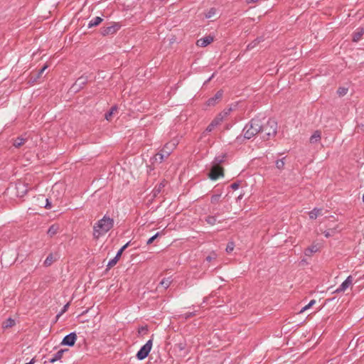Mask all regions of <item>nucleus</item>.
Masks as SVG:
<instances>
[{
  "label": "nucleus",
  "instance_id": "f257e3e1",
  "mask_svg": "<svg viewBox=\"0 0 364 364\" xmlns=\"http://www.w3.org/2000/svg\"><path fill=\"white\" fill-rule=\"evenodd\" d=\"M262 127V119L255 117L250 120V122L247 124L243 130V136H238L236 138V141L237 142H241L242 139H250L257 134L260 133L261 129Z\"/></svg>",
  "mask_w": 364,
  "mask_h": 364
},
{
  "label": "nucleus",
  "instance_id": "f03ea898",
  "mask_svg": "<svg viewBox=\"0 0 364 364\" xmlns=\"http://www.w3.org/2000/svg\"><path fill=\"white\" fill-rule=\"evenodd\" d=\"M114 225V220L107 215L97 221L93 227V237L98 239L109 231Z\"/></svg>",
  "mask_w": 364,
  "mask_h": 364
},
{
  "label": "nucleus",
  "instance_id": "7ed1b4c3",
  "mask_svg": "<svg viewBox=\"0 0 364 364\" xmlns=\"http://www.w3.org/2000/svg\"><path fill=\"white\" fill-rule=\"evenodd\" d=\"M264 120V119H263L262 121ZM277 129V123L275 120L269 119L265 123L262 122V127L260 132L262 138L264 140H269L272 136H274L276 135Z\"/></svg>",
  "mask_w": 364,
  "mask_h": 364
},
{
  "label": "nucleus",
  "instance_id": "20e7f679",
  "mask_svg": "<svg viewBox=\"0 0 364 364\" xmlns=\"http://www.w3.org/2000/svg\"><path fill=\"white\" fill-rule=\"evenodd\" d=\"M152 348V340H149L143 346L141 347L139 350L136 353V358L138 360H141L146 358Z\"/></svg>",
  "mask_w": 364,
  "mask_h": 364
},
{
  "label": "nucleus",
  "instance_id": "39448f33",
  "mask_svg": "<svg viewBox=\"0 0 364 364\" xmlns=\"http://www.w3.org/2000/svg\"><path fill=\"white\" fill-rule=\"evenodd\" d=\"M121 28V25L119 23H112L111 26L107 27H102L100 29V33L103 36L113 35L117 32Z\"/></svg>",
  "mask_w": 364,
  "mask_h": 364
},
{
  "label": "nucleus",
  "instance_id": "423d86ee",
  "mask_svg": "<svg viewBox=\"0 0 364 364\" xmlns=\"http://www.w3.org/2000/svg\"><path fill=\"white\" fill-rule=\"evenodd\" d=\"M208 176L211 180L215 181L219 178V177L224 176L223 168L220 166L212 164Z\"/></svg>",
  "mask_w": 364,
  "mask_h": 364
},
{
  "label": "nucleus",
  "instance_id": "0eeeda50",
  "mask_svg": "<svg viewBox=\"0 0 364 364\" xmlns=\"http://www.w3.org/2000/svg\"><path fill=\"white\" fill-rule=\"evenodd\" d=\"M76 340H77L76 333L75 332H72V333L66 335L63 338V341H61V345L72 347L75 345Z\"/></svg>",
  "mask_w": 364,
  "mask_h": 364
},
{
  "label": "nucleus",
  "instance_id": "6e6552de",
  "mask_svg": "<svg viewBox=\"0 0 364 364\" xmlns=\"http://www.w3.org/2000/svg\"><path fill=\"white\" fill-rule=\"evenodd\" d=\"M223 90H218L215 95L209 98L207 101V105L208 106H214L223 97Z\"/></svg>",
  "mask_w": 364,
  "mask_h": 364
},
{
  "label": "nucleus",
  "instance_id": "1a4fd4ad",
  "mask_svg": "<svg viewBox=\"0 0 364 364\" xmlns=\"http://www.w3.org/2000/svg\"><path fill=\"white\" fill-rule=\"evenodd\" d=\"M352 283L353 277L350 275L342 282L339 287L336 290V292L339 293L345 291L352 284Z\"/></svg>",
  "mask_w": 364,
  "mask_h": 364
},
{
  "label": "nucleus",
  "instance_id": "9d476101",
  "mask_svg": "<svg viewBox=\"0 0 364 364\" xmlns=\"http://www.w3.org/2000/svg\"><path fill=\"white\" fill-rule=\"evenodd\" d=\"M59 258V255L58 253H50L48 255L45 261L43 262V265L45 267H50L53 262L57 261Z\"/></svg>",
  "mask_w": 364,
  "mask_h": 364
},
{
  "label": "nucleus",
  "instance_id": "9b49d317",
  "mask_svg": "<svg viewBox=\"0 0 364 364\" xmlns=\"http://www.w3.org/2000/svg\"><path fill=\"white\" fill-rule=\"evenodd\" d=\"M213 41V37L210 36H207L205 37L201 38L197 41V46L200 47H206L210 43Z\"/></svg>",
  "mask_w": 364,
  "mask_h": 364
},
{
  "label": "nucleus",
  "instance_id": "f8f14e48",
  "mask_svg": "<svg viewBox=\"0 0 364 364\" xmlns=\"http://www.w3.org/2000/svg\"><path fill=\"white\" fill-rule=\"evenodd\" d=\"M178 141L176 139H173L168 143H166L163 149H166V155H170L173 150L177 146Z\"/></svg>",
  "mask_w": 364,
  "mask_h": 364
},
{
  "label": "nucleus",
  "instance_id": "ddd939ff",
  "mask_svg": "<svg viewBox=\"0 0 364 364\" xmlns=\"http://www.w3.org/2000/svg\"><path fill=\"white\" fill-rule=\"evenodd\" d=\"M16 188L17 189V196L19 197H23L28 191L26 185L22 183L16 184Z\"/></svg>",
  "mask_w": 364,
  "mask_h": 364
},
{
  "label": "nucleus",
  "instance_id": "4468645a",
  "mask_svg": "<svg viewBox=\"0 0 364 364\" xmlns=\"http://www.w3.org/2000/svg\"><path fill=\"white\" fill-rule=\"evenodd\" d=\"M68 350V349H60L53 355L52 358L49 360V363H53L55 361L60 360L63 357V353Z\"/></svg>",
  "mask_w": 364,
  "mask_h": 364
},
{
  "label": "nucleus",
  "instance_id": "2eb2a0df",
  "mask_svg": "<svg viewBox=\"0 0 364 364\" xmlns=\"http://www.w3.org/2000/svg\"><path fill=\"white\" fill-rule=\"evenodd\" d=\"M226 158V154H219L214 158L212 164L215 166H220V164L223 163L225 161Z\"/></svg>",
  "mask_w": 364,
  "mask_h": 364
},
{
  "label": "nucleus",
  "instance_id": "dca6fc26",
  "mask_svg": "<svg viewBox=\"0 0 364 364\" xmlns=\"http://www.w3.org/2000/svg\"><path fill=\"white\" fill-rule=\"evenodd\" d=\"M318 251V248L317 245H311V246L307 247L304 250V255L307 257H311L313 253H315Z\"/></svg>",
  "mask_w": 364,
  "mask_h": 364
},
{
  "label": "nucleus",
  "instance_id": "f3484780",
  "mask_svg": "<svg viewBox=\"0 0 364 364\" xmlns=\"http://www.w3.org/2000/svg\"><path fill=\"white\" fill-rule=\"evenodd\" d=\"M103 18L100 16H96L94 18L91 19L88 23V28H92L94 26H98L100 23H102Z\"/></svg>",
  "mask_w": 364,
  "mask_h": 364
},
{
  "label": "nucleus",
  "instance_id": "a211bd4d",
  "mask_svg": "<svg viewBox=\"0 0 364 364\" xmlns=\"http://www.w3.org/2000/svg\"><path fill=\"white\" fill-rule=\"evenodd\" d=\"M321 134L320 131H315L314 134L310 137V142L311 144H315L321 140Z\"/></svg>",
  "mask_w": 364,
  "mask_h": 364
},
{
  "label": "nucleus",
  "instance_id": "6ab92c4d",
  "mask_svg": "<svg viewBox=\"0 0 364 364\" xmlns=\"http://www.w3.org/2000/svg\"><path fill=\"white\" fill-rule=\"evenodd\" d=\"M58 230H59V225L58 224H53L51 226H50V228H48V230L47 231V234L50 237H53L57 234V232H58Z\"/></svg>",
  "mask_w": 364,
  "mask_h": 364
},
{
  "label": "nucleus",
  "instance_id": "aec40b11",
  "mask_svg": "<svg viewBox=\"0 0 364 364\" xmlns=\"http://www.w3.org/2000/svg\"><path fill=\"white\" fill-rule=\"evenodd\" d=\"M264 39L262 37H259V38H257L256 39H255L253 41H252L251 43H250L247 46V50H250L252 49H253L254 48H255L260 42L263 41Z\"/></svg>",
  "mask_w": 364,
  "mask_h": 364
},
{
  "label": "nucleus",
  "instance_id": "412c9836",
  "mask_svg": "<svg viewBox=\"0 0 364 364\" xmlns=\"http://www.w3.org/2000/svg\"><path fill=\"white\" fill-rule=\"evenodd\" d=\"M166 182L165 181H161L159 184H157L154 188V195L156 196L159 194L161 190L165 187Z\"/></svg>",
  "mask_w": 364,
  "mask_h": 364
},
{
  "label": "nucleus",
  "instance_id": "4be33fe9",
  "mask_svg": "<svg viewBox=\"0 0 364 364\" xmlns=\"http://www.w3.org/2000/svg\"><path fill=\"white\" fill-rule=\"evenodd\" d=\"M363 33H364V29L358 28V31L353 33V41L354 42L358 41L360 39L361 36L363 35Z\"/></svg>",
  "mask_w": 364,
  "mask_h": 364
},
{
  "label": "nucleus",
  "instance_id": "5701e85b",
  "mask_svg": "<svg viewBox=\"0 0 364 364\" xmlns=\"http://www.w3.org/2000/svg\"><path fill=\"white\" fill-rule=\"evenodd\" d=\"M15 323H16L15 321L13 318H9L5 321L3 322L2 328H11V327L14 326L15 325Z\"/></svg>",
  "mask_w": 364,
  "mask_h": 364
},
{
  "label": "nucleus",
  "instance_id": "b1692460",
  "mask_svg": "<svg viewBox=\"0 0 364 364\" xmlns=\"http://www.w3.org/2000/svg\"><path fill=\"white\" fill-rule=\"evenodd\" d=\"M321 210H322L319 208H314L309 213V218L312 220L316 219L318 217V215H319L321 213Z\"/></svg>",
  "mask_w": 364,
  "mask_h": 364
},
{
  "label": "nucleus",
  "instance_id": "393cba45",
  "mask_svg": "<svg viewBox=\"0 0 364 364\" xmlns=\"http://www.w3.org/2000/svg\"><path fill=\"white\" fill-rule=\"evenodd\" d=\"M120 257H121L120 253L117 252V255H115V257L109 261V262L107 264V267L111 268L113 266H114L117 264V262H118V260L119 259Z\"/></svg>",
  "mask_w": 364,
  "mask_h": 364
},
{
  "label": "nucleus",
  "instance_id": "a878e982",
  "mask_svg": "<svg viewBox=\"0 0 364 364\" xmlns=\"http://www.w3.org/2000/svg\"><path fill=\"white\" fill-rule=\"evenodd\" d=\"M75 82L76 85H79L80 87L83 88L87 82V77L85 76H81L79 78H77V80Z\"/></svg>",
  "mask_w": 364,
  "mask_h": 364
},
{
  "label": "nucleus",
  "instance_id": "bb28decb",
  "mask_svg": "<svg viewBox=\"0 0 364 364\" xmlns=\"http://www.w3.org/2000/svg\"><path fill=\"white\" fill-rule=\"evenodd\" d=\"M205 220L208 224L214 225L217 223V216L208 215L205 218Z\"/></svg>",
  "mask_w": 364,
  "mask_h": 364
},
{
  "label": "nucleus",
  "instance_id": "cd10ccee",
  "mask_svg": "<svg viewBox=\"0 0 364 364\" xmlns=\"http://www.w3.org/2000/svg\"><path fill=\"white\" fill-rule=\"evenodd\" d=\"M26 141V139L22 138V137H17L14 143H13V145L14 146H15L16 148H18L20 147L21 146H22Z\"/></svg>",
  "mask_w": 364,
  "mask_h": 364
},
{
  "label": "nucleus",
  "instance_id": "c85d7f7f",
  "mask_svg": "<svg viewBox=\"0 0 364 364\" xmlns=\"http://www.w3.org/2000/svg\"><path fill=\"white\" fill-rule=\"evenodd\" d=\"M175 348L181 352L185 351L186 348V343L185 341L177 343L175 344Z\"/></svg>",
  "mask_w": 364,
  "mask_h": 364
},
{
  "label": "nucleus",
  "instance_id": "c756f323",
  "mask_svg": "<svg viewBox=\"0 0 364 364\" xmlns=\"http://www.w3.org/2000/svg\"><path fill=\"white\" fill-rule=\"evenodd\" d=\"M164 154L160 151L155 155L154 161L161 164L164 161Z\"/></svg>",
  "mask_w": 364,
  "mask_h": 364
},
{
  "label": "nucleus",
  "instance_id": "7c9ffc66",
  "mask_svg": "<svg viewBox=\"0 0 364 364\" xmlns=\"http://www.w3.org/2000/svg\"><path fill=\"white\" fill-rule=\"evenodd\" d=\"M171 282L169 278H164L161 282H160V284L164 288V289H167L169 287L170 284H171Z\"/></svg>",
  "mask_w": 364,
  "mask_h": 364
},
{
  "label": "nucleus",
  "instance_id": "2f4dec72",
  "mask_svg": "<svg viewBox=\"0 0 364 364\" xmlns=\"http://www.w3.org/2000/svg\"><path fill=\"white\" fill-rule=\"evenodd\" d=\"M285 157L281 159H278L275 162V165H276V167L279 169V170H282L284 168V160Z\"/></svg>",
  "mask_w": 364,
  "mask_h": 364
},
{
  "label": "nucleus",
  "instance_id": "473e14b6",
  "mask_svg": "<svg viewBox=\"0 0 364 364\" xmlns=\"http://www.w3.org/2000/svg\"><path fill=\"white\" fill-rule=\"evenodd\" d=\"M221 194H214L211 196L210 202L213 204H216L220 201Z\"/></svg>",
  "mask_w": 364,
  "mask_h": 364
},
{
  "label": "nucleus",
  "instance_id": "72a5a7b5",
  "mask_svg": "<svg viewBox=\"0 0 364 364\" xmlns=\"http://www.w3.org/2000/svg\"><path fill=\"white\" fill-rule=\"evenodd\" d=\"M216 14V9L215 8H210L208 12L205 14V18H210L215 16Z\"/></svg>",
  "mask_w": 364,
  "mask_h": 364
},
{
  "label": "nucleus",
  "instance_id": "f704fd0d",
  "mask_svg": "<svg viewBox=\"0 0 364 364\" xmlns=\"http://www.w3.org/2000/svg\"><path fill=\"white\" fill-rule=\"evenodd\" d=\"M232 111V107L225 108L223 111H222L220 113V115L222 116L223 118H225L226 117H228L230 114V113Z\"/></svg>",
  "mask_w": 364,
  "mask_h": 364
},
{
  "label": "nucleus",
  "instance_id": "c9c22d12",
  "mask_svg": "<svg viewBox=\"0 0 364 364\" xmlns=\"http://www.w3.org/2000/svg\"><path fill=\"white\" fill-rule=\"evenodd\" d=\"M69 307V303H67L65 305H64V306L63 307V309H61V311L56 315V321L65 313L67 311Z\"/></svg>",
  "mask_w": 364,
  "mask_h": 364
},
{
  "label": "nucleus",
  "instance_id": "e433bc0d",
  "mask_svg": "<svg viewBox=\"0 0 364 364\" xmlns=\"http://www.w3.org/2000/svg\"><path fill=\"white\" fill-rule=\"evenodd\" d=\"M316 303V301L314 299L311 300L310 302L304 306L299 311L300 314L303 313L304 311H306L309 308H311L314 304Z\"/></svg>",
  "mask_w": 364,
  "mask_h": 364
},
{
  "label": "nucleus",
  "instance_id": "4c0bfd02",
  "mask_svg": "<svg viewBox=\"0 0 364 364\" xmlns=\"http://www.w3.org/2000/svg\"><path fill=\"white\" fill-rule=\"evenodd\" d=\"M224 118L219 114L212 121V122L216 126L219 125L223 121Z\"/></svg>",
  "mask_w": 364,
  "mask_h": 364
},
{
  "label": "nucleus",
  "instance_id": "58836bf2",
  "mask_svg": "<svg viewBox=\"0 0 364 364\" xmlns=\"http://www.w3.org/2000/svg\"><path fill=\"white\" fill-rule=\"evenodd\" d=\"M196 315V311H192V312H186V313L182 314L181 316L183 318H184L185 319H188V318H189L191 317H193V316H194Z\"/></svg>",
  "mask_w": 364,
  "mask_h": 364
},
{
  "label": "nucleus",
  "instance_id": "ea45409f",
  "mask_svg": "<svg viewBox=\"0 0 364 364\" xmlns=\"http://www.w3.org/2000/svg\"><path fill=\"white\" fill-rule=\"evenodd\" d=\"M348 89L345 87H339L337 90V93L339 96H344L347 94Z\"/></svg>",
  "mask_w": 364,
  "mask_h": 364
},
{
  "label": "nucleus",
  "instance_id": "a19ab883",
  "mask_svg": "<svg viewBox=\"0 0 364 364\" xmlns=\"http://www.w3.org/2000/svg\"><path fill=\"white\" fill-rule=\"evenodd\" d=\"M159 235L160 232H156L154 235H153L147 240L146 245H151L154 241V240H156Z\"/></svg>",
  "mask_w": 364,
  "mask_h": 364
},
{
  "label": "nucleus",
  "instance_id": "79ce46f5",
  "mask_svg": "<svg viewBox=\"0 0 364 364\" xmlns=\"http://www.w3.org/2000/svg\"><path fill=\"white\" fill-rule=\"evenodd\" d=\"M235 245L233 242H229L226 247V252L228 253L231 252L234 250Z\"/></svg>",
  "mask_w": 364,
  "mask_h": 364
},
{
  "label": "nucleus",
  "instance_id": "37998d69",
  "mask_svg": "<svg viewBox=\"0 0 364 364\" xmlns=\"http://www.w3.org/2000/svg\"><path fill=\"white\" fill-rule=\"evenodd\" d=\"M81 89H82V87H80L79 85H76V82L72 85L71 87V90L73 92H79Z\"/></svg>",
  "mask_w": 364,
  "mask_h": 364
},
{
  "label": "nucleus",
  "instance_id": "c03bdc74",
  "mask_svg": "<svg viewBox=\"0 0 364 364\" xmlns=\"http://www.w3.org/2000/svg\"><path fill=\"white\" fill-rule=\"evenodd\" d=\"M215 127L217 126L211 122L210 124L207 127L205 132H210L214 129Z\"/></svg>",
  "mask_w": 364,
  "mask_h": 364
},
{
  "label": "nucleus",
  "instance_id": "a18cd8bd",
  "mask_svg": "<svg viewBox=\"0 0 364 364\" xmlns=\"http://www.w3.org/2000/svg\"><path fill=\"white\" fill-rule=\"evenodd\" d=\"M117 108L115 107H112L111 110L105 114V118L106 119L109 120V117L112 116L113 112L116 110Z\"/></svg>",
  "mask_w": 364,
  "mask_h": 364
},
{
  "label": "nucleus",
  "instance_id": "49530a36",
  "mask_svg": "<svg viewBox=\"0 0 364 364\" xmlns=\"http://www.w3.org/2000/svg\"><path fill=\"white\" fill-rule=\"evenodd\" d=\"M230 187L233 190H237L240 187V182L237 181L230 185Z\"/></svg>",
  "mask_w": 364,
  "mask_h": 364
},
{
  "label": "nucleus",
  "instance_id": "de8ad7c7",
  "mask_svg": "<svg viewBox=\"0 0 364 364\" xmlns=\"http://www.w3.org/2000/svg\"><path fill=\"white\" fill-rule=\"evenodd\" d=\"M148 331V328L146 326H141L140 327L139 329H138V333L139 334L141 333H146Z\"/></svg>",
  "mask_w": 364,
  "mask_h": 364
},
{
  "label": "nucleus",
  "instance_id": "09e8293b",
  "mask_svg": "<svg viewBox=\"0 0 364 364\" xmlns=\"http://www.w3.org/2000/svg\"><path fill=\"white\" fill-rule=\"evenodd\" d=\"M129 242L126 243L124 245H123L117 252H119L122 255V252L124 251V250L129 246Z\"/></svg>",
  "mask_w": 364,
  "mask_h": 364
},
{
  "label": "nucleus",
  "instance_id": "8fccbe9b",
  "mask_svg": "<svg viewBox=\"0 0 364 364\" xmlns=\"http://www.w3.org/2000/svg\"><path fill=\"white\" fill-rule=\"evenodd\" d=\"M51 203L49 201V200L48 198H46V204L44 205V207L46 208V209H50L51 208Z\"/></svg>",
  "mask_w": 364,
  "mask_h": 364
},
{
  "label": "nucleus",
  "instance_id": "3c124183",
  "mask_svg": "<svg viewBox=\"0 0 364 364\" xmlns=\"http://www.w3.org/2000/svg\"><path fill=\"white\" fill-rule=\"evenodd\" d=\"M48 68L47 65H44L38 72V77H39L45 71V70Z\"/></svg>",
  "mask_w": 364,
  "mask_h": 364
},
{
  "label": "nucleus",
  "instance_id": "603ef678",
  "mask_svg": "<svg viewBox=\"0 0 364 364\" xmlns=\"http://www.w3.org/2000/svg\"><path fill=\"white\" fill-rule=\"evenodd\" d=\"M215 258V255L214 254L213 256L209 255L206 257V260L208 262H210L212 259Z\"/></svg>",
  "mask_w": 364,
  "mask_h": 364
},
{
  "label": "nucleus",
  "instance_id": "864d4df0",
  "mask_svg": "<svg viewBox=\"0 0 364 364\" xmlns=\"http://www.w3.org/2000/svg\"><path fill=\"white\" fill-rule=\"evenodd\" d=\"M161 151L164 154V156L165 159L169 156V155H166V149H162Z\"/></svg>",
  "mask_w": 364,
  "mask_h": 364
},
{
  "label": "nucleus",
  "instance_id": "5fc2aeb1",
  "mask_svg": "<svg viewBox=\"0 0 364 364\" xmlns=\"http://www.w3.org/2000/svg\"><path fill=\"white\" fill-rule=\"evenodd\" d=\"M259 0H249L247 1V3H255L257 2Z\"/></svg>",
  "mask_w": 364,
  "mask_h": 364
},
{
  "label": "nucleus",
  "instance_id": "6e6d98bb",
  "mask_svg": "<svg viewBox=\"0 0 364 364\" xmlns=\"http://www.w3.org/2000/svg\"><path fill=\"white\" fill-rule=\"evenodd\" d=\"M243 195L240 194L238 197H237V199L240 200L242 198Z\"/></svg>",
  "mask_w": 364,
  "mask_h": 364
},
{
  "label": "nucleus",
  "instance_id": "4d7b16f0",
  "mask_svg": "<svg viewBox=\"0 0 364 364\" xmlns=\"http://www.w3.org/2000/svg\"><path fill=\"white\" fill-rule=\"evenodd\" d=\"M213 76H214V74H213L212 76L210 77V78L208 80V81H210L213 77Z\"/></svg>",
  "mask_w": 364,
  "mask_h": 364
},
{
  "label": "nucleus",
  "instance_id": "13d9d810",
  "mask_svg": "<svg viewBox=\"0 0 364 364\" xmlns=\"http://www.w3.org/2000/svg\"><path fill=\"white\" fill-rule=\"evenodd\" d=\"M325 236H326V237H328V236H329V234H328V233H326V234H325Z\"/></svg>",
  "mask_w": 364,
  "mask_h": 364
},
{
  "label": "nucleus",
  "instance_id": "bf43d9fd",
  "mask_svg": "<svg viewBox=\"0 0 364 364\" xmlns=\"http://www.w3.org/2000/svg\"><path fill=\"white\" fill-rule=\"evenodd\" d=\"M362 199H363V203H364V194L363 195V198H362Z\"/></svg>",
  "mask_w": 364,
  "mask_h": 364
}]
</instances>
